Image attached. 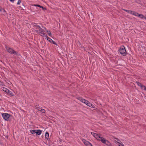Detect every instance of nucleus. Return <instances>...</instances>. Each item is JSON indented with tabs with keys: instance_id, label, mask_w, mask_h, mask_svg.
Segmentation results:
<instances>
[{
	"instance_id": "obj_1",
	"label": "nucleus",
	"mask_w": 146,
	"mask_h": 146,
	"mask_svg": "<svg viewBox=\"0 0 146 146\" xmlns=\"http://www.w3.org/2000/svg\"><path fill=\"white\" fill-rule=\"evenodd\" d=\"M91 133L94 137L98 140L101 141L102 143L108 146L111 145V143L109 141L106 139L104 138L101 137V135L100 134H98L94 132H91Z\"/></svg>"
},
{
	"instance_id": "obj_2",
	"label": "nucleus",
	"mask_w": 146,
	"mask_h": 146,
	"mask_svg": "<svg viewBox=\"0 0 146 146\" xmlns=\"http://www.w3.org/2000/svg\"><path fill=\"white\" fill-rule=\"evenodd\" d=\"M119 50L120 53L123 56H125L126 55V51L125 47L123 46H121Z\"/></svg>"
},
{
	"instance_id": "obj_3",
	"label": "nucleus",
	"mask_w": 146,
	"mask_h": 146,
	"mask_svg": "<svg viewBox=\"0 0 146 146\" xmlns=\"http://www.w3.org/2000/svg\"><path fill=\"white\" fill-rule=\"evenodd\" d=\"M5 48L7 51L9 53L14 55H17L16 51L13 49L7 46H5Z\"/></svg>"
},
{
	"instance_id": "obj_4",
	"label": "nucleus",
	"mask_w": 146,
	"mask_h": 146,
	"mask_svg": "<svg viewBox=\"0 0 146 146\" xmlns=\"http://www.w3.org/2000/svg\"><path fill=\"white\" fill-rule=\"evenodd\" d=\"M2 115L3 119L7 121H8L9 120V117L10 116V114L7 113H2Z\"/></svg>"
},
{
	"instance_id": "obj_5",
	"label": "nucleus",
	"mask_w": 146,
	"mask_h": 146,
	"mask_svg": "<svg viewBox=\"0 0 146 146\" xmlns=\"http://www.w3.org/2000/svg\"><path fill=\"white\" fill-rule=\"evenodd\" d=\"M82 141L86 146H92V144L89 141H86L85 139H83L82 140Z\"/></svg>"
},
{
	"instance_id": "obj_6",
	"label": "nucleus",
	"mask_w": 146,
	"mask_h": 146,
	"mask_svg": "<svg viewBox=\"0 0 146 146\" xmlns=\"http://www.w3.org/2000/svg\"><path fill=\"white\" fill-rule=\"evenodd\" d=\"M46 39L50 43H53L54 44H55L56 45H57L55 41L53 40L49 37H47Z\"/></svg>"
},
{
	"instance_id": "obj_7",
	"label": "nucleus",
	"mask_w": 146,
	"mask_h": 146,
	"mask_svg": "<svg viewBox=\"0 0 146 146\" xmlns=\"http://www.w3.org/2000/svg\"><path fill=\"white\" fill-rule=\"evenodd\" d=\"M42 132V131L40 129L36 130L35 133L36 135H40L41 134Z\"/></svg>"
},
{
	"instance_id": "obj_8",
	"label": "nucleus",
	"mask_w": 146,
	"mask_h": 146,
	"mask_svg": "<svg viewBox=\"0 0 146 146\" xmlns=\"http://www.w3.org/2000/svg\"><path fill=\"white\" fill-rule=\"evenodd\" d=\"M138 17H139V18H141V19H146V17H145L143 15L141 14H139L138 13V15H137V16Z\"/></svg>"
},
{
	"instance_id": "obj_9",
	"label": "nucleus",
	"mask_w": 146,
	"mask_h": 146,
	"mask_svg": "<svg viewBox=\"0 0 146 146\" xmlns=\"http://www.w3.org/2000/svg\"><path fill=\"white\" fill-rule=\"evenodd\" d=\"M87 102L86 103V104L89 106L91 107H93V106H94L91 103L89 102L88 101L86 102Z\"/></svg>"
},
{
	"instance_id": "obj_10",
	"label": "nucleus",
	"mask_w": 146,
	"mask_h": 146,
	"mask_svg": "<svg viewBox=\"0 0 146 146\" xmlns=\"http://www.w3.org/2000/svg\"><path fill=\"white\" fill-rule=\"evenodd\" d=\"M35 26L36 27V29H39V32H40L41 31L43 30L38 25H35Z\"/></svg>"
},
{
	"instance_id": "obj_11",
	"label": "nucleus",
	"mask_w": 146,
	"mask_h": 146,
	"mask_svg": "<svg viewBox=\"0 0 146 146\" xmlns=\"http://www.w3.org/2000/svg\"><path fill=\"white\" fill-rule=\"evenodd\" d=\"M136 83H137V85L138 86H140L141 87V88H142V87H145V86L142 85L141 83H140L138 82H136Z\"/></svg>"
},
{
	"instance_id": "obj_12",
	"label": "nucleus",
	"mask_w": 146,
	"mask_h": 146,
	"mask_svg": "<svg viewBox=\"0 0 146 146\" xmlns=\"http://www.w3.org/2000/svg\"><path fill=\"white\" fill-rule=\"evenodd\" d=\"M13 15L12 14H10L8 16V17H9L10 19L11 20L12 19H14V17H13Z\"/></svg>"
},
{
	"instance_id": "obj_13",
	"label": "nucleus",
	"mask_w": 146,
	"mask_h": 146,
	"mask_svg": "<svg viewBox=\"0 0 146 146\" xmlns=\"http://www.w3.org/2000/svg\"><path fill=\"white\" fill-rule=\"evenodd\" d=\"M49 137V136L48 133L47 132H46L45 133V139H47Z\"/></svg>"
},
{
	"instance_id": "obj_14",
	"label": "nucleus",
	"mask_w": 146,
	"mask_h": 146,
	"mask_svg": "<svg viewBox=\"0 0 146 146\" xmlns=\"http://www.w3.org/2000/svg\"><path fill=\"white\" fill-rule=\"evenodd\" d=\"M7 93L9 94L12 96H13L14 95L12 93L11 91H9V90H8V92L7 91Z\"/></svg>"
},
{
	"instance_id": "obj_15",
	"label": "nucleus",
	"mask_w": 146,
	"mask_h": 146,
	"mask_svg": "<svg viewBox=\"0 0 146 146\" xmlns=\"http://www.w3.org/2000/svg\"><path fill=\"white\" fill-rule=\"evenodd\" d=\"M36 130L31 129L30 130V132L32 134L35 133Z\"/></svg>"
},
{
	"instance_id": "obj_16",
	"label": "nucleus",
	"mask_w": 146,
	"mask_h": 146,
	"mask_svg": "<svg viewBox=\"0 0 146 146\" xmlns=\"http://www.w3.org/2000/svg\"><path fill=\"white\" fill-rule=\"evenodd\" d=\"M36 109L39 111H40L41 109H42V107H39V106H36Z\"/></svg>"
},
{
	"instance_id": "obj_17",
	"label": "nucleus",
	"mask_w": 146,
	"mask_h": 146,
	"mask_svg": "<svg viewBox=\"0 0 146 146\" xmlns=\"http://www.w3.org/2000/svg\"><path fill=\"white\" fill-rule=\"evenodd\" d=\"M132 14L137 16V15H138V13H137L135 11H133Z\"/></svg>"
},
{
	"instance_id": "obj_18",
	"label": "nucleus",
	"mask_w": 146,
	"mask_h": 146,
	"mask_svg": "<svg viewBox=\"0 0 146 146\" xmlns=\"http://www.w3.org/2000/svg\"><path fill=\"white\" fill-rule=\"evenodd\" d=\"M76 99L79 100L80 101H81L82 102V101H83V99L82 98L79 97H77Z\"/></svg>"
},
{
	"instance_id": "obj_19",
	"label": "nucleus",
	"mask_w": 146,
	"mask_h": 146,
	"mask_svg": "<svg viewBox=\"0 0 146 146\" xmlns=\"http://www.w3.org/2000/svg\"><path fill=\"white\" fill-rule=\"evenodd\" d=\"M36 32H37V33H38V34L39 33H41V34L42 35H43V34H44V31L43 30V31H41L40 32H38V30H36Z\"/></svg>"
},
{
	"instance_id": "obj_20",
	"label": "nucleus",
	"mask_w": 146,
	"mask_h": 146,
	"mask_svg": "<svg viewBox=\"0 0 146 146\" xmlns=\"http://www.w3.org/2000/svg\"><path fill=\"white\" fill-rule=\"evenodd\" d=\"M8 89H7V88H3V91H4V92H6V93L7 92V91L8 92Z\"/></svg>"
},
{
	"instance_id": "obj_21",
	"label": "nucleus",
	"mask_w": 146,
	"mask_h": 146,
	"mask_svg": "<svg viewBox=\"0 0 146 146\" xmlns=\"http://www.w3.org/2000/svg\"><path fill=\"white\" fill-rule=\"evenodd\" d=\"M134 2L138 3H141V1L140 0H134Z\"/></svg>"
},
{
	"instance_id": "obj_22",
	"label": "nucleus",
	"mask_w": 146,
	"mask_h": 146,
	"mask_svg": "<svg viewBox=\"0 0 146 146\" xmlns=\"http://www.w3.org/2000/svg\"><path fill=\"white\" fill-rule=\"evenodd\" d=\"M46 32L48 33V35L50 36H51V32H50V31H48V30H47L46 31Z\"/></svg>"
},
{
	"instance_id": "obj_23",
	"label": "nucleus",
	"mask_w": 146,
	"mask_h": 146,
	"mask_svg": "<svg viewBox=\"0 0 146 146\" xmlns=\"http://www.w3.org/2000/svg\"><path fill=\"white\" fill-rule=\"evenodd\" d=\"M87 101H88L87 100L84 99H83V101H82V102H83L86 104V103L87 102H87Z\"/></svg>"
},
{
	"instance_id": "obj_24",
	"label": "nucleus",
	"mask_w": 146,
	"mask_h": 146,
	"mask_svg": "<svg viewBox=\"0 0 146 146\" xmlns=\"http://www.w3.org/2000/svg\"><path fill=\"white\" fill-rule=\"evenodd\" d=\"M40 8H42V10H46V8L43 7V6H41V7H40Z\"/></svg>"
},
{
	"instance_id": "obj_25",
	"label": "nucleus",
	"mask_w": 146,
	"mask_h": 146,
	"mask_svg": "<svg viewBox=\"0 0 146 146\" xmlns=\"http://www.w3.org/2000/svg\"><path fill=\"white\" fill-rule=\"evenodd\" d=\"M41 112L43 113H45V110L44 109H41V110L40 111Z\"/></svg>"
},
{
	"instance_id": "obj_26",
	"label": "nucleus",
	"mask_w": 146,
	"mask_h": 146,
	"mask_svg": "<svg viewBox=\"0 0 146 146\" xmlns=\"http://www.w3.org/2000/svg\"><path fill=\"white\" fill-rule=\"evenodd\" d=\"M41 36H44V37H46V38H47V37H48L47 36V35L45 33H44V34H43V35H41Z\"/></svg>"
},
{
	"instance_id": "obj_27",
	"label": "nucleus",
	"mask_w": 146,
	"mask_h": 146,
	"mask_svg": "<svg viewBox=\"0 0 146 146\" xmlns=\"http://www.w3.org/2000/svg\"><path fill=\"white\" fill-rule=\"evenodd\" d=\"M33 5L35 6H37L39 7H41V6L39 5Z\"/></svg>"
},
{
	"instance_id": "obj_28",
	"label": "nucleus",
	"mask_w": 146,
	"mask_h": 146,
	"mask_svg": "<svg viewBox=\"0 0 146 146\" xmlns=\"http://www.w3.org/2000/svg\"><path fill=\"white\" fill-rule=\"evenodd\" d=\"M21 2V0H19L17 2V4L18 5H19L20 3Z\"/></svg>"
},
{
	"instance_id": "obj_29",
	"label": "nucleus",
	"mask_w": 146,
	"mask_h": 146,
	"mask_svg": "<svg viewBox=\"0 0 146 146\" xmlns=\"http://www.w3.org/2000/svg\"><path fill=\"white\" fill-rule=\"evenodd\" d=\"M2 11H3L4 13L3 14L4 15L5 14H6V11L4 9H2Z\"/></svg>"
},
{
	"instance_id": "obj_30",
	"label": "nucleus",
	"mask_w": 146,
	"mask_h": 146,
	"mask_svg": "<svg viewBox=\"0 0 146 146\" xmlns=\"http://www.w3.org/2000/svg\"><path fill=\"white\" fill-rule=\"evenodd\" d=\"M124 10L126 12H127V13H129L130 12V10H125V9Z\"/></svg>"
},
{
	"instance_id": "obj_31",
	"label": "nucleus",
	"mask_w": 146,
	"mask_h": 146,
	"mask_svg": "<svg viewBox=\"0 0 146 146\" xmlns=\"http://www.w3.org/2000/svg\"><path fill=\"white\" fill-rule=\"evenodd\" d=\"M133 11H131L130 10V12H129V13L131 14H132V13H133Z\"/></svg>"
},
{
	"instance_id": "obj_32",
	"label": "nucleus",
	"mask_w": 146,
	"mask_h": 146,
	"mask_svg": "<svg viewBox=\"0 0 146 146\" xmlns=\"http://www.w3.org/2000/svg\"><path fill=\"white\" fill-rule=\"evenodd\" d=\"M119 146H124L123 145V144H121V145H119Z\"/></svg>"
},
{
	"instance_id": "obj_33",
	"label": "nucleus",
	"mask_w": 146,
	"mask_h": 146,
	"mask_svg": "<svg viewBox=\"0 0 146 146\" xmlns=\"http://www.w3.org/2000/svg\"><path fill=\"white\" fill-rule=\"evenodd\" d=\"M10 1H11V2H13V1H14L15 0H9Z\"/></svg>"
},
{
	"instance_id": "obj_34",
	"label": "nucleus",
	"mask_w": 146,
	"mask_h": 146,
	"mask_svg": "<svg viewBox=\"0 0 146 146\" xmlns=\"http://www.w3.org/2000/svg\"><path fill=\"white\" fill-rule=\"evenodd\" d=\"M144 90L146 91V87L145 86V89H144Z\"/></svg>"
},
{
	"instance_id": "obj_35",
	"label": "nucleus",
	"mask_w": 146,
	"mask_h": 146,
	"mask_svg": "<svg viewBox=\"0 0 146 146\" xmlns=\"http://www.w3.org/2000/svg\"><path fill=\"white\" fill-rule=\"evenodd\" d=\"M141 88V89H145V87H142V88Z\"/></svg>"
},
{
	"instance_id": "obj_36",
	"label": "nucleus",
	"mask_w": 146,
	"mask_h": 146,
	"mask_svg": "<svg viewBox=\"0 0 146 146\" xmlns=\"http://www.w3.org/2000/svg\"><path fill=\"white\" fill-rule=\"evenodd\" d=\"M82 48H84V50H85V49L84 48V46H83V47H82Z\"/></svg>"
},
{
	"instance_id": "obj_37",
	"label": "nucleus",
	"mask_w": 146,
	"mask_h": 146,
	"mask_svg": "<svg viewBox=\"0 0 146 146\" xmlns=\"http://www.w3.org/2000/svg\"><path fill=\"white\" fill-rule=\"evenodd\" d=\"M44 29L46 30V29L45 27H44Z\"/></svg>"
},
{
	"instance_id": "obj_38",
	"label": "nucleus",
	"mask_w": 146,
	"mask_h": 146,
	"mask_svg": "<svg viewBox=\"0 0 146 146\" xmlns=\"http://www.w3.org/2000/svg\"><path fill=\"white\" fill-rule=\"evenodd\" d=\"M92 146H93V145H92Z\"/></svg>"
}]
</instances>
